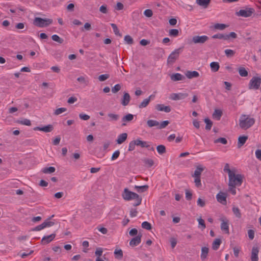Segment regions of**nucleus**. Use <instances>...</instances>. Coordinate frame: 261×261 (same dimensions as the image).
<instances>
[{"label":"nucleus","mask_w":261,"mask_h":261,"mask_svg":"<svg viewBox=\"0 0 261 261\" xmlns=\"http://www.w3.org/2000/svg\"><path fill=\"white\" fill-rule=\"evenodd\" d=\"M123 198L127 201L133 199V198H138V202L134 203L133 205L137 206L141 204L142 198L137 193L131 192L127 188H125L123 193L122 194Z\"/></svg>","instance_id":"obj_1"},{"label":"nucleus","mask_w":261,"mask_h":261,"mask_svg":"<svg viewBox=\"0 0 261 261\" xmlns=\"http://www.w3.org/2000/svg\"><path fill=\"white\" fill-rule=\"evenodd\" d=\"M255 123L253 118H250L246 115H242L239 120V126L243 129H247L252 126Z\"/></svg>","instance_id":"obj_2"},{"label":"nucleus","mask_w":261,"mask_h":261,"mask_svg":"<svg viewBox=\"0 0 261 261\" xmlns=\"http://www.w3.org/2000/svg\"><path fill=\"white\" fill-rule=\"evenodd\" d=\"M228 186H240L243 182V176L233 172L228 176Z\"/></svg>","instance_id":"obj_3"},{"label":"nucleus","mask_w":261,"mask_h":261,"mask_svg":"<svg viewBox=\"0 0 261 261\" xmlns=\"http://www.w3.org/2000/svg\"><path fill=\"white\" fill-rule=\"evenodd\" d=\"M183 47L175 49L168 56L167 63L168 65H172L178 58L179 54L182 51Z\"/></svg>","instance_id":"obj_4"},{"label":"nucleus","mask_w":261,"mask_h":261,"mask_svg":"<svg viewBox=\"0 0 261 261\" xmlns=\"http://www.w3.org/2000/svg\"><path fill=\"white\" fill-rule=\"evenodd\" d=\"M53 20L49 18H42L40 17H35L33 21V24L35 26L39 28H43L48 26L51 24Z\"/></svg>","instance_id":"obj_5"},{"label":"nucleus","mask_w":261,"mask_h":261,"mask_svg":"<svg viewBox=\"0 0 261 261\" xmlns=\"http://www.w3.org/2000/svg\"><path fill=\"white\" fill-rule=\"evenodd\" d=\"M261 84V76H253L250 81L248 87L249 89L257 90Z\"/></svg>","instance_id":"obj_6"},{"label":"nucleus","mask_w":261,"mask_h":261,"mask_svg":"<svg viewBox=\"0 0 261 261\" xmlns=\"http://www.w3.org/2000/svg\"><path fill=\"white\" fill-rule=\"evenodd\" d=\"M254 12V10L253 8H246L245 9H241L239 11L236 12V15L239 16L244 17H248Z\"/></svg>","instance_id":"obj_7"},{"label":"nucleus","mask_w":261,"mask_h":261,"mask_svg":"<svg viewBox=\"0 0 261 261\" xmlns=\"http://www.w3.org/2000/svg\"><path fill=\"white\" fill-rule=\"evenodd\" d=\"M208 39L207 36H195L192 39V42L195 44H203Z\"/></svg>","instance_id":"obj_8"},{"label":"nucleus","mask_w":261,"mask_h":261,"mask_svg":"<svg viewBox=\"0 0 261 261\" xmlns=\"http://www.w3.org/2000/svg\"><path fill=\"white\" fill-rule=\"evenodd\" d=\"M188 96L187 93H172L170 95L169 98L173 100H181Z\"/></svg>","instance_id":"obj_9"},{"label":"nucleus","mask_w":261,"mask_h":261,"mask_svg":"<svg viewBox=\"0 0 261 261\" xmlns=\"http://www.w3.org/2000/svg\"><path fill=\"white\" fill-rule=\"evenodd\" d=\"M227 194L225 193L219 192L216 196L217 201L222 204L226 205Z\"/></svg>","instance_id":"obj_10"},{"label":"nucleus","mask_w":261,"mask_h":261,"mask_svg":"<svg viewBox=\"0 0 261 261\" xmlns=\"http://www.w3.org/2000/svg\"><path fill=\"white\" fill-rule=\"evenodd\" d=\"M56 233H52L48 236H44L41 240V243L46 245L51 242L56 237Z\"/></svg>","instance_id":"obj_11"},{"label":"nucleus","mask_w":261,"mask_h":261,"mask_svg":"<svg viewBox=\"0 0 261 261\" xmlns=\"http://www.w3.org/2000/svg\"><path fill=\"white\" fill-rule=\"evenodd\" d=\"M54 129V127L51 124H48L43 127L36 126L33 128L34 130H41L45 133L51 132Z\"/></svg>","instance_id":"obj_12"},{"label":"nucleus","mask_w":261,"mask_h":261,"mask_svg":"<svg viewBox=\"0 0 261 261\" xmlns=\"http://www.w3.org/2000/svg\"><path fill=\"white\" fill-rule=\"evenodd\" d=\"M221 229L226 233H229L228 221L226 219L221 218Z\"/></svg>","instance_id":"obj_13"},{"label":"nucleus","mask_w":261,"mask_h":261,"mask_svg":"<svg viewBox=\"0 0 261 261\" xmlns=\"http://www.w3.org/2000/svg\"><path fill=\"white\" fill-rule=\"evenodd\" d=\"M258 248L253 246L252 249L251 259V261H258Z\"/></svg>","instance_id":"obj_14"},{"label":"nucleus","mask_w":261,"mask_h":261,"mask_svg":"<svg viewBox=\"0 0 261 261\" xmlns=\"http://www.w3.org/2000/svg\"><path fill=\"white\" fill-rule=\"evenodd\" d=\"M142 234H139L135 238H133L129 242V245L132 246H136L139 245L141 240Z\"/></svg>","instance_id":"obj_15"},{"label":"nucleus","mask_w":261,"mask_h":261,"mask_svg":"<svg viewBox=\"0 0 261 261\" xmlns=\"http://www.w3.org/2000/svg\"><path fill=\"white\" fill-rule=\"evenodd\" d=\"M155 109L159 111H164L169 113L171 111V108L169 106H165L163 104H158L155 106Z\"/></svg>","instance_id":"obj_16"},{"label":"nucleus","mask_w":261,"mask_h":261,"mask_svg":"<svg viewBox=\"0 0 261 261\" xmlns=\"http://www.w3.org/2000/svg\"><path fill=\"white\" fill-rule=\"evenodd\" d=\"M130 99V97L129 94L127 92H125L121 99V103L123 106H126L128 105Z\"/></svg>","instance_id":"obj_17"},{"label":"nucleus","mask_w":261,"mask_h":261,"mask_svg":"<svg viewBox=\"0 0 261 261\" xmlns=\"http://www.w3.org/2000/svg\"><path fill=\"white\" fill-rule=\"evenodd\" d=\"M185 75L189 79L196 78L199 76V73L196 71H187Z\"/></svg>","instance_id":"obj_18"},{"label":"nucleus","mask_w":261,"mask_h":261,"mask_svg":"<svg viewBox=\"0 0 261 261\" xmlns=\"http://www.w3.org/2000/svg\"><path fill=\"white\" fill-rule=\"evenodd\" d=\"M134 119V115L131 114H128L122 117V121L123 123L122 124V126L126 125V122H130Z\"/></svg>","instance_id":"obj_19"},{"label":"nucleus","mask_w":261,"mask_h":261,"mask_svg":"<svg viewBox=\"0 0 261 261\" xmlns=\"http://www.w3.org/2000/svg\"><path fill=\"white\" fill-rule=\"evenodd\" d=\"M248 139L247 136H241L238 138V147L239 148H241L243 145L245 144L246 141Z\"/></svg>","instance_id":"obj_20"},{"label":"nucleus","mask_w":261,"mask_h":261,"mask_svg":"<svg viewBox=\"0 0 261 261\" xmlns=\"http://www.w3.org/2000/svg\"><path fill=\"white\" fill-rule=\"evenodd\" d=\"M185 79V77L179 73H174L171 75V80L173 81H181Z\"/></svg>","instance_id":"obj_21"},{"label":"nucleus","mask_w":261,"mask_h":261,"mask_svg":"<svg viewBox=\"0 0 261 261\" xmlns=\"http://www.w3.org/2000/svg\"><path fill=\"white\" fill-rule=\"evenodd\" d=\"M204 170V168L201 165H199L196 167V170L194 171V174L192 176L193 177H200L201 174Z\"/></svg>","instance_id":"obj_22"},{"label":"nucleus","mask_w":261,"mask_h":261,"mask_svg":"<svg viewBox=\"0 0 261 261\" xmlns=\"http://www.w3.org/2000/svg\"><path fill=\"white\" fill-rule=\"evenodd\" d=\"M197 4L203 8H206L208 6L211 0H196Z\"/></svg>","instance_id":"obj_23"},{"label":"nucleus","mask_w":261,"mask_h":261,"mask_svg":"<svg viewBox=\"0 0 261 261\" xmlns=\"http://www.w3.org/2000/svg\"><path fill=\"white\" fill-rule=\"evenodd\" d=\"M209 249L207 247H203L201 248V259L202 260H204L207 256L208 253Z\"/></svg>","instance_id":"obj_24"},{"label":"nucleus","mask_w":261,"mask_h":261,"mask_svg":"<svg viewBox=\"0 0 261 261\" xmlns=\"http://www.w3.org/2000/svg\"><path fill=\"white\" fill-rule=\"evenodd\" d=\"M127 137V134L126 133H122L118 136L116 142L118 144H121L126 140Z\"/></svg>","instance_id":"obj_25"},{"label":"nucleus","mask_w":261,"mask_h":261,"mask_svg":"<svg viewBox=\"0 0 261 261\" xmlns=\"http://www.w3.org/2000/svg\"><path fill=\"white\" fill-rule=\"evenodd\" d=\"M221 243V240L220 239H216L212 244V249L214 250H218Z\"/></svg>","instance_id":"obj_26"},{"label":"nucleus","mask_w":261,"mask_h":261,"mask_svg":"<svg viewBox=\"0 0 261 261\" xmlns=\"http://www.w3.org/2000/svg\"><path fill=\"white\" fill-rule=\"evenodd\" d=\"M134 141L137 146H140L142 147L146 148L149 147V145L147 144L146 142L143 141L139 139Z\"/></svg>","instance_id":"obj_27"},{"label":"nucleus","mask_w":261,"mask_h":261,"mask_svg":"<svg viewBox=\"0 0 261 261\" xmlns=\"http://www.w3.org/2000/svg\"><path fill=\"white\" fill-rule=\"evenodd\" d=\"M224 171L225 172H227L228 176L233 172H236V169L235 168H233L232 169H230L229 168V165L228 163L225 164L224 168Z\"/></svg>","instance_id":"obj_28"},{"label":"nucleus","mask_w":261,"mask_h":261,"mask_svg":"<svg viewBox=\"0 0 261 261\" xmlns=\"http://www.w3.org/2000/svg\"><path fill=\"white\" fill-rule=\"evenodd\" d=\"M114 255L116 258L121 259L123 257V251L121 249H115Z\"/></svg>","instance_id":"obj_29"},{"label":"nucleus","mask_w":261,"mask_h":261,"mask_svg":"<svg viewBox=\"0 0 261 261\" xmlns=\"http://www.w3.org/2000/svg\"><path fill=\"white\" fill-rule=\"evenodd\" d=\"M222 115V112L220 110H215L213 114V117L219 120Z\"/></svg>","instance_id":"obj_30"},{"label":"nucleus","mask_w":261,"mask_h":261,"mask_svg":"<svg viewBox=\"0 0 261 261\" xmlns=\"http://www.w3.org/2000/svg\"><path fill=\"white\" fill-rule=\"evenodd\" d=\"M210 67L213 72H216L219 70L220 66L218 62H213L211 63Z\"/></svg>","instance_id":"obj_31"},{"label":"nucleus","mask_w":261,"mask_h":261,"mask_svg":"<svg viewBox=\"0 0 261 261\" xmlns=\"http://www.w3.org/2000/svg\"><path fill=\"white\" fill-rule=\"evenodd\" d=\"M135 189L137 190L138 192H144L146 191L148 189V185H144L142 186H135Z\"/></svg>","instance_id":"obj_32"},{"label":"nucleus","mask_w":261,"mask_h":261,"mask_svg":"<svg viewBox=\"0 0 261 261\" xmlns=\"http://www.w3.org/2000/svg\"><path fill=\"white\" fill-rule=\"evenodd\" d=\"M147 124L148 127H152L153 126H157L159 125V122L156 120H148L147 121Z\"/></svg>","instance_id":"obj_33"},{"label":"nucleus","mask_w":261,"mask_h":261,"mask_svg":"<svg viewBox=\"0 0 261 261\" xmlns=\"http://www.w3.org/2000/svg\"><path fill=\"white\" fill-rule=\"evenodd\" d=\"M204 121V122L206 123L205 129L210 130L212 127L213 122L208 118H205Z\"/></svg>","instance_id":"obj_34"},{"label":"nucleus","mask_w":261,"mask_h":261,"mask_svg":"<svg viewBox=\"0 0 261 261\" xmlns=\"http://www.w3.org/2000/svg\"><path fill=\"white\" fill-rule=\"evenodd\" d=\"M56 169L54 167H45L42 169V172L45 174L52 173L55 172Z\"/></svg>","instance_id":"obj_35"},{"label":"nucleus","mask_w":261,"mask_h":261,"mask_svg":"<svg viewBox=\"0 0 261 261\" xmlns=\"http://www.w3.org/2000/svg\"><path fill=\"white\" fill-rule=\"evenodd\" d=\"M212 38L214 39H224L225 40H228V36H225V34H217L214 35L212 36Z\"/></svg>","instance_id":"obj_36"},{"label":"nucleus","mask_w":261,"mask_h":261,"mask_svg":"<svg viewBox=\"0 0 261 261\" xmlns=\"http://www.w3.org/2000/svg\"><path fill=\"white\" fill-rule=\"evenodd\" d=\"M108 117L110 118L109 121H115L119 119V115L118 114H115L113 113H109L108 114Z\"/></svg>","instance_id":"obj_37"},{"label":"nucleus","mask_w":261,"mask_h":261,"mask_svg":"<svg viewBox=\"0 0 261 261\" xmlns=\"http://www.w3.org/2000/svg\"><path fill=\"white\" fill-rule=\"evenodd\" d=\"M156 150L158 153L160 154H164L166 152V147L163 145H158L156 147Z\"/></svg>","instance_id":"obj_38"},{"label":"nucleus","mask_w":261,"mask_h":261,"mask_svg":"<svg viewBox=\"0 0 261 261\" xmlns=\"http://www.w3.org/2000/svg\"><path fill=\"white\" fill-rule=\"evenodd\" d=\"M150 102L149 98H146L143 100L142 102L139 105V108L140 109L146 107Z\"/></svg>","instance_id":"obj_39"},{"label":"nucleus","mask_w":261,"mask_h":261,"mask_svg":"<svg viewBox=\"0 0 261 261\" xmlns=\"http://www.w3.org/2000/svg\"><path fill=\"white\" fill-rule=\"evenodd\" d=\"M179 31L177 29H173L169 30V35L172 37H177L179 35Z\"/></svg>","instance_id":"obj_40"},{"label":"nucleus","mask_w":261,"mask_h":261,"mask_svg":"<svg viewBox=\"0 0 261 261\" xmlns=\"http://www.w3.org/2000/svg\"><path fill=\"white\" fill-rule=\"evenodd\" d=\"M239 73L240 75L242 77H246L248 74L247 71L244 67H240L239 69Z\"/></svg>","instance_id":"obj_41"},{"label":"nucleus","mask_w":261,"mask_h":261,"mask_svg":"<svg viewBox=\"0 0 261 261\" xmlns=\"http://www.w3.org/2000/svg\"><path fill=\"white\" fill-rule=\"evenodd\" d=\"M51 39L56 42H57L58 43L60 44H62L63 43L64 40L60 38L59 36L57 35H53L51 36Z\"/></svg>","instance_id":"obj_42"},{"label":"nucleus","mask_w":261,"mask_h":261,"mask_svg":"<svg viewBox=\"0 0 261 261\" xmlns=\"http://www.w3.org/2000/svg\"><path fill=\"white\" fill-rule=\"evenodd\" d=\"M124 40L125 42L128 44L132 45L134 43L133 39L132 38V37L130 36H129L128 35L124 36Z\"/></svg>","instance_id":"obj_43"},{"label":"nucleus","mask_w":261,"mask_h":261,"mask_svg":"<svg viewBox=\"0 0 261 261\" xmlns=\"http://www.w3.org/2000/svg\"><path fill=\"white\" fill-rule=\"evenodd\" d=\"M232 212L237 218H240L241 217V213L238 207L233 206L232 207Z\"/></svg>","instance_id":"obj_44"},{"label":"nucleus","mask_w":261,"mask_h":261,"mask_svg":"<svg viewBox=\"0 0 261 261\" xmlns=\"http://www.w3.org/2000/svg\"><path fill=\"white\" fill-rule=\"evenodd\" d=\"M17 123L27 126H30L31 125L30 120L28 119H24L22 120H17Z\"/></svg>","instance_id":"obj_45"},{"label":"nucleus","mask_w":261,"mask_h":261,"mask_svg":"<svg viewBox=\"0 0 261 261\" xmlns=\"http://www.w3.org/2000/svg\"><path fill=\"white\" fill-rule=\"evenodd\" d=\"M143 162L148 165V167H150L154 164V161L150 159L145 158L143 160Z\"/></svg>","instance_id":"obj_46"},{"label":"nucleus","mask_w":261,"mask_h":261,"mask_svg":"<svg viewBox=\"0 0 261 261\" xmlns=\"http://www.w3.org/2000/svg\"><path fill=\"white\" fill-rule=\"evenodd\" d=\"M227 25H226L225 24L222 23H216L214 25V28L216 30H224Z\"/></svg>","instance_id":"obj_47"},{"label":"nucleus","mask_w":261,"mask_h":261,"mask_svg":"<svg viewBox=\"0 0 261 261\" xmlns=\"http://www.w3.org/2000/svg\"><path fill=\"white\" fill-rule=\"evenodd\" d=\"M111 27L113 29V31L116 35L119 36L120 37L122 36V34L120 33L117 27V25L114 23L111 24Z\"/></svg>","instance_id":"obj_48"},{"label":"nucleus","mask_w":261,"mask_h":261,"mask_svg":"<svg viewBox=\"0 0 261 261\" xmlns=\"http://www.w3.org/2000/svg\"><path fill=\"white\" fill-rule=\"evenodd\" d=\"M224 52H225L226 56L228 58L232 57L235 54V51L234 50H231V49H225Z\"/></svg>","instance_id":"obj_49"},{"label":"nucleus","mask_w":261,"mask_h":261,"mask_svg":"<svg viewBox=\"0 0 261 261\" xmlns=\"http://www.w3.org/2000/svg\"><path fill=\"white\" fill-rule=\"evenodd\" d=\"M169 124V121L168 120H165L162 122L158 127L159 129H163L165 128Z\"/></svg>","instance_id":"obj_50"},{"label":"nucleus","mask_w":261,"mask_h":261,"mask_svg":"<svg viewBox=\"0 0 261 261\" xmlns=\"http://www.w3.org/2000/svg\"><path fill=\"white\" fill-rule=\"evenodd\" d=\"M142 227L147 230H150L151 229V225L149 222L145 221L142 223Z\"/></svg>","instance_id":"obj_51"},{"label":"nucleus","mask_w":261,"mask_h":261,"mask_svg":"<svg viewBox=\"0 0 261 261\" xmlns=\"http://www.w3.org/2000/svg\"><path fill=\"white\" fill-rule=\"evenodd\" d=\"M77 81L80 83L83 84L85 85H87L88 84V81L86 80V79L84 76H80L77 79Z\"/></svg>","instance_id":"obj_52"},{"label":"nucleus","mask_w":261,"mask_h":261,"mask_svg":"<svg viewBox=\"0 0 261 261\" xmlns=\"http://www.w3.org/2000/svg\"><path fill=\"white\" fill-rule=\"evenodd\" d=\"M110 77V75L109 74H101L99 75L98 77V80L100 82H103Z\"/></svg>","instance_id":"obj_53"},{"label":"nucleus","mask_w":261,"mask_h":261,"mask_svg":"<svg viewBox=\"0 0 261 261\" xmlns=\"http://www.w3.org/2000/svg\"><path fill=\"white\" fill-rule=\"evenodd\" d=\"M215 143H221L223 144H226L227 143V140L225 138H219L214 141Z\"/></svg>","instance_id":"obj_54"},{"label":"nucleus","mask_w":261,"mask_h":261,"mask_svg":"<svg viewBox=\"0 0 261 261\" xmlns=\"http://www.w3.org/2000/svg\"><path fill=\"white\" fill-rule=\"evenodd\" d=\"M67 110L66 108H60L56 109L55 111L54 112V114L55 115H59L61 114V113L65 112Z\"/></svg>","instance_id":"obj_55"},{"label":"nucleus","mask_w":261,"mask_h":261,"mask_svg":"<svg viewBox=\"0 0 261 261\" xmlns=\"http://www.w3.org/2000/svg\"><path fill=\"white\" fill-rule=\"evenodd\" d=\"M50 218L48 219L43 222L44 227H51L55 224V223L53 221H49Z\"/></svg>","instance_id":"obj_56"},{"label":"nucleus","mask_w":261,"mask_h":261,"mask_svg":"<svg viewBox=\"0 0 261 261\" xmlns=\"http://www.w3.org/2000/svg\"><path fill=\"white\" fill-rule=\"evenodd\" d=\"M121 86L120 84H116L112 88V92L113 93H116L121 89Z\"/></svg>","instance_id":"obj_57"},{"label":"nucleus","mask_w":261,"mask_h":261,"mask_svg":"<svg viewBox=\"0 0 261 261\" xmlns=\"http://www.w3.org/2000/svg\"><path fill=\"white\" fill-rule=\"evenodd\" d=\"M195 178L194 179V183L195 184V186L197 188H199L201 186V179L200 177H194Z\"/></svg>","instance_id":"obj_58"},{"label":"nucleus","mask_w":261,"mask_h":261,"mask_svg":"<svg viewBox=\"0 0 261 261\" xmlns=\"http://www.w3.org/2000/svg\"><path fill=\"white\" fill-rule=\"evenodd\" d=\"M144 14L147 17H151L153 15V12L151 9H146L144 11Z\"/></svg>","instance_id":"obj_59"},{"label":"nucleus","mask_w":261,"mask_h":261,"mask_svg":"<svg viewBox=\"0 0 261 261\" xmlns=\"http://www.w3.org/2000/svg\"><path fill=\"white\" fill-rule=\"evenodd\" d=\"M198 221L199 225H200L201 227L202 230H203L204 229H205L206 226H205L204 221L201 218H200L198 219Z\"/></svg>","instance_id":"obj_60"},{"label":"nucleus","mask_w":261,"mask_h":261,"mask_svg":"<svg viewBox=\"0 0 261 261\" xmlns=\"http://www.w3.org/2000/svg\"><path fill=\"white\" fill-rule=\"evenodd\" d=\"M119 155H120L119 150H116L113 153L112 157H111V160H115L117 159L119 157Z\"/></svg>","instance_id":"obj_61"},{"label":"nucleus","mask_w":261,"mask_h":261,"mask_svg":"<svg viewBox=\"0 0 261 261\" xmlns=\"http://www.w3.org/2000/svg\"><path fill=\"white\" fill-rule=\"evenodd\" d=\"M79 117L83 120H88L90 119V116L83 113L80 114Z\"/></svg>","instance_id":"obj_62"},{"label":"nucleus","mask_w":261,"mask_h":261,"mask_svg":"<svg viewBox=\"0 0 261 261\" xmlns=\"http://www.w3.org/2000/svg\"><path fill=\"white\" fill-rule=\"evenodd\" d=\"M197 205L202 207H204L205 205V200L200 198H198L197 200Z\"/></svg>","instance_id":"obj_63"},{"label":"nucleus","mask_w":261,"mask_h":261,"mask_svg":"<svg viewBox=\"0 0 261 261\" xmlns=\"http://www.w3.org/2000/svg\"><path fill=\"white\" fill-rule=\"evenodd\" d=\"M136 145L135 141H131L129 144L128 151H133L135 149V146Z\"/></svg>","instance_id":"obj_64"}]
</instances>
